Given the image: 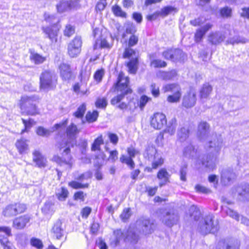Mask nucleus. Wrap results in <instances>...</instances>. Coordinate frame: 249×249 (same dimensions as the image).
Returning <instances> with one entry per match:
<instances>
[{"mask_svg": "<svg viewBox=\"0 0 249 249\" xmlns=\"http://www.w3.org/2000/svg\"><path fill=\"white\" fill-rule=\"evenodd\" d=\"M222 146L223 139L221 136H214L205 146L208 154L200 159L202 165L209 170H213L218 161V157Z\"/></svg>", "mask_w": 249, "mask_h": 249, "instance_id": "1", "label": "nucleus"}, {"mask_svg": "<svg viewBox=\"0 0 249 249\" xmlns=\"http://www.w3.org/2000/svg\"><path fill=\"white\" fill-rule=\"evenodd\" d=\"M190 211H194L197 213H199L197 208L196 206H192ZM214 216L213 213H209L200 218H196V214L194 216L195 220H198L197 230L202 234H207L210 233H214L218 230V226L217 222L214 221Z\"/></svg>", "mask_w": 249, "mask_h": 249, "instance_id": "2", "label": "nucleus"}, {"mask_svg": "<svg viewBox=\"0 0 249 249\" xmlns=\"http://www.w3.org/2000/svg\"><path fill=\"white\" fill-rule=\"evenodd\" d=\"M129 78L125 77L123 72L119 73L117 83L115 84V90L117 91V95L111 100L113 105L121 102L124 96L131 93L132 90L128 87Z\"/></svg>", "mask_w": 249, "mask_h": 249, "instance_id": "3", "label": "nucleus"}, {"mask_svg": "<svg viewBox=\"0 0 249 249\" xmlns=\"http://www.w3.org/2000/svg\"><path fill=\"white\" fill-rule=\"evenodd\" d=\"M39 80L40 89L48 91L55 87L57 78L54 71L46 70L41 73Z\"/></svg>", "mask_w": 249, "mask_h": 249, "instance_id": "4", "label": "nucleus"}, {"mask_svg": "<svg viewBox=\"0 0 249 249\" xmlns=\"http://www.w3.org/2000/svg\"><path fill=\"white\" fill-rule=\"evenodd\" d=\"M45 20L50 23L53 22V24L50 27L46 28H43L44 32L47 35V37L53 42H56L57 41V37L58 35V32L59 30V25L56 24L55 21L57 22V19L54 15H50L48 14L45 13L44 14Z\"/></svg>", "mask_w": 249, "mask_h": 249, "instance_id": "5", "label": "nucleus"}, {"mask_svg": "<svg viewBox=\"0 0 249 249\" xmlns=\"http://www.w3.org/2000/svg\"><path fill=\"white\" fill-rule=\"evenodd\" d=\"M143 155L145 159L152 162V167L153 169L157 168L164 162V160L160 154L157 153V149L153 145H148L146 147Z\"/></svg>", "mask_w": 249, "mask_h": 249, "instance_id": "6", "label": "nucleus"}, {"mask_svg": "<svg viewBox=\"0 0 249 249\" xmlns=\"http://www.w3.org/2000/svg\"><path fill=\"white\" fill-rule=\"evenodd\" d=\"M69 142L66 140H62L61 142H58L57 144V147L61 151L63 150V157H60L58 156H53V161L62 165L64 164H70L71 163V156L70 154V149L69 146Z\"/></svg>", "mask_w": 249, "mask_h": 249, "instance_id": "7", "label": "nucleus"}, {"mask_svg": "<svg viewBox=\"0 0 249 249\" xmlns=\"http://www.w3.org/2000/svg\"><path fill=\"white\" fill-rule=\"evenodd\" d=\"M26 206L23 203H14L7 205L2 213L6 217H11L23 213L26 210Z\"/></svg>", "mask_w": 249, "mask_h": 249, "instance_id": "8", "label": "nucleus"}, {"mask_svg": "<svg viewBox=\"0 0 249 249\" xmlns=\"http://www.w3.org/2000/svg\"><path fill=\"white\" fill-rule=\"evenodd\" d=\"M165 92L171 91L173 92L172 95H169L167 98V101L170 103L179 102L181 96V89L178 85L176 84H166L163 87Z\"/></svg>", "mask_w": 249, "mask_h": 249, "instance_id": "9", "label": "nucleus"}, {"mask_svg": "<svg viewBox=\"0 0 249 249\" xmlns=\"http://www.w3.org/2000/svg\"><path fill=\"white\" fill-rule=\"evenodd\" d=\"M137 223L140 231L144 235L152 233L156 228L154 221L146 217H141Z\"/></svg>", "mask_w": 249, "mask_h": 249, "instance_id": "10", "label": "nucleus"}, {"mask_svg": "<svg viewBox=\"0 0 249 249\" xmlns=\"http://www.w3.org/2000/svg\"><path fill=\"white\" fill-rule=\"evenodd\" d=\"M115 236V244L117 245L123 239L128 240L132 243H135L138 241V237L130 231H122L121 230H117L114 231Z\"/></svg>", "mask_w": 249, "mask_h": 249, "instance_id": "11", "label": "nucleus"}, {"mask_svg": "<svg viewBox=\"0 0 249 249\" xmlns=\"http://www.w3.org/2000/svg\"><path fill=\"white\" fill-rule=\"evenodd\" d=\"M82 40L80 36H76L69 44L68 47V51L69 55L71 57H76L81 52L82 46Z\"/></svg>", "mask_w": 249, "mask_h": 249, "instance_id": "12", "label": "nucleus"}, {"mask_svg": "<svg viewBox=\"0 0 249 249\" xmlns=\"http://www.w3.org/2000/svg\"><path fill=\"white\" fill-rule=\"evenodd\" d=\"M233 191L237 194V198L241 201H249V184H241L233 188Z\"/></svg>", "mask_w": 249, "mask_h": 249, "instance_id": "13", "label": "nucleus"}, {"mask_svg": "<svg viewBox=\"0 0 249 249\" xmlns=\"http://www.w3.org/2000/svg\"><path fill=\"white\" fill-rule=\"evenodd\" d=\"M236 177V174L232 168H224L221 172V182L223 185H229L233 182Z\"/></svg>", "mask_w": 249, "mask_h": 249, "instance_id": "14", "label": "nucleus"}, {"mask_svg": "<svg viewBox=\"0 0 249 249\" xmlns=\"http://www.w3.org/2000/svg\"><path fill=\"white\" fill-rule=\"evenodd\" d=\"M51 232L52 238L56 240H61L65 233V226L61 220H57L53 226Z\"/></svg>", "mask_w": 249, "mask_h": 249, "instance_id": "15", "label": "nucleus"}, {"mask_svg": "<svg viewBox=\"0 0 249 249\" xmlns=\"http://www.w3.org/2000/svg\"><path fill=\"white\" fill-rule=\"evenodd\" d=\"M165 115L161 113H156L151 117L150 124L155 129H160L166 124Z\"/></svg>", "mask_w": 249, "mask_h": 249, "instance_id": "16", "label": "nucleus"}, {"mask_svg": "<svg viewBox=\"0 0 249 249\" xmlns=\"http://www.w3.org/2000/svg\"><path fill=\"white\" fill-rule=\"evenodd\" d=\"M240 242L233 238H225L220 240L216 249H239Z\"/></svg>", "mask_w": 249, "mask_h": 249, "instance_id": "17", "label": "nucleus"}, {"mask_svg": "<svg viewBox=\"0 0 249 249\" xmlns=\"http://www.w3.org/2000/svg\"><path fill=\"white\" fill-rule=\"evenodd\" d=\"M196 101V93L194 90L191 89L183 96L182 105L186 108H191L195 105Z\"/></svg>", "mask_w": 249, "mask_h": 249, "instance_id": "18", "label": "nucleus"}, {"mask_svg": "<svg viewBox=\"0 0 249 249\" xmlns=\"http://www.w3.org/2000/svg\"><path fill=\"white\" fill-rule=\"evenodd\" d=\"M68 120L67 119L59 124H55L53 127V130L52 132L59 129L62 126H65L68 124ZM36 132L38 136L42 137H48L50 135L51 131L49 129H45L42 126H39L37 128Z\"/></svg>", "mask_w": 249, "mask_h": 249, "instance_id": "19", "label": "nucleus"}, {"mask_svg": "<svg viewBox=\"0 0 249 249\" xmlns=\"http://www.w3.org/2000/svg\"><path fill=\"white\" fill-rule=\"evenodd\" d=\"M30 220L31 217L28 214L17 217L13 220V227L17 230L23 229Z\"/></svg>", "mask_w": 249, "mask_h": 249, "instance_id": "20", "label": "nucleus"}, {"mask_svg": "<svg viewBox=\"0 0 249 249\" xmlns=\"http://www.w3.org/2000/svg\"><path fill=\"white\" fill-rule=\"evenodd\" d=\"M178 215L177 213L173 212H167L165 214L163 215L162 221L166 226L169 227H172L174 225L178 223Z\"/></svg>", "mask_w": 249, "mask_h": 249, "instance_id": "21", "label": "nucleus"}, {"mask_svg": "<svg viewBox=\"0 0 249 249\" xmlns=\"http://www.w3.org/2000/svg\"><path fill=\"white\" fill-rule=\"evenodd\" d=\"M226 38L225 33L221 31L212 32L208 37V40L213 45H217Z\"/></svg>", "mask_w": 249, "mask_h": 249, "instance_id": "22", "label": "nucleus"}, {"mask_svg": "<svg viewBox=\"0 0 249 249\" xmlns=\"http://www.w3.org/2000/svg\"><path fill=\"white\" fill-rule=\"evenodd\" d=\"M33 161L39 168H44L47 166L46 158L38 150H35L33 152Z\"/></svg>", "mask_w": 249, "mask_h": 249, "instance_id": "23", "label": "nucleus"}, {"mask_svg": "<svg viewBox=\"0 0 249 249\" xmlns=\"http://www.w3.org/2000/svg\"><path fill=\"white\" fill-rule=\"evenodd\" d=\"M77 5V2L74 0H61L56 5L57 11L63 13L65 11L74 9Z\"/></svg>", "mask_w": 249, "mask_h": 249, "instance_id": "24", "label": "nucleus"}, {"mask_svg": "<svg viewBox=\"0 0 249 249\" xmlns=\"http://www.w3.org/2000/svg\"><path fill=\"white\" fill-rule=\"evenodd\" d=\"M210 131V125L206 122L202 121L200 122L197 127V135L200 140H204L207 138Z\"/></svg>", "mask_w": 249, "mask_h": 249, "instance_id": "25", "label": "nucleus"}, {"mask_svg": "<svg viewBox=\"0 0 249 249\" xmlns=\"http://www.w3.org/2000/svg\"><path fill=\"white\" fill-rule=\"evenodd\" d=\"M60 76L64 81H69L71 77L72 72L70 66L66 63H62L59 67Z\"/></svg>", "mask_w": 249, "mask_h": 249, "instance_id": "26", "label": "nucleus"}, {"mask_svg": "<svg viewBox=\"0 0 249 249\" xmlns=\"http://www.w3.org/2000/svg\"><path fill=\"white\" fill-rule=\"evenodd\" d=\"M183 153V156L188 159L195 160L200 159V156L198 155L197 150L191 144H189L184 148Z\"/></svg>", "mask_w": 249, "mask_h": 249, "instance_id": "27", "label": "nucleus"}, {"mask_svg": "<svg viewBox=\"0 0 249 249\" xmlns=\"http://www.w3.org/2000/svg\"><path fill=\"white\" fill-rule=\"evenodd\" d=\"M38 100V97L35 95L22 96L20 103L21 109L23 110V108L28 107L29 106H32L34 104H36Z\"/></svg>", "mask_w": 249, "mask_h": 249, "instance_id": "28", "label": "nucleus"}, {"mask_svg": "<svg viewBox=\"0 0 249 249\" xmlns=\"http://www.w3.org/2000/svg\"><path fill=\"white\" fill-rule=\"evenodd\" d=\"M0 242L4 247L8 243H11L8 239V237L11 235V229L7 227H0Z\"/></svg>", "mask_w": 249, "mask_h": 249, "instance_id": "29", "label": "nucleus"}, {"mask_svg": "<svg viewBox=\"0 0 249 249\" xmlns=\"http://www.w3.org/2000/svg\"><path fill=\"white\" fill-rule=\"evenodd\" d=\"M170 175L164 168L160 169L157 174V178L160 180L159 186L162 187L169 182Z\"/></svg>", "mask_w": 249, "mask_h": 249, "instance_id": "30", "label": "nucleus"}, {"mask_svg": "<svg viewBox=\"0 0 249 249\" xmlns=\"http://www.w3.org/2000/svg\"><path fill=\"white\" fill-rule=\"evenodd\" d=\"M190 129L188 126H181L177 131L178 140L182 142L186 141L189 138Z\"/></svg>", "mask_w": 249, "mask_h": 249, "instance_id": "31", "label": "nucleus"}, {"mask_svg": "<svg viewBox=\"0 0 249 249\" xmlns=\"http://www.w3.org/2000/svg\"><path fill=\"white\" fill-rule=\"evenodd\" d=\"M213 90V87L209 83L204 84L199 90V97L201 100L207 99Z\"/></svg>", "mask_w": 249, "mask_h": 249, "instance_id": "32", "label": "nucleus"}, {"mask_svg": "<svg viewBox=\"0 0 249 249\" xmlns=\"http://www.w3.org/2000/svg\"><path fill=\"white\" fill-rule=\"evenodd\" d=\"M77 126L74 124L70 125L66 129L67 136L70 141L75 139L76 135L79 133Z\"/></svg>", "mask_w": 249, "mask_h": 249, "instance_id": "33", "label": "nucleus"}, {"mask_svg": "<svg viewBox=\"0 0 249 249\" xmlns=\"http://www.w3.org/2000/svg\"><path fill=\"white\" fill-rule=\"evenodd\" d=\"M177 75V71L174 70L170 71H159L157 73L158 77L163 80H171L175 77Z\"/></svg>", "mask_w": 249, "mask_h": 249, "instance_id": "34", "label": "nucleus"}, {"mask_svg": "<svg viewBox=\"0 0 249 249\" xmlns=\"http://www.w3.org/2000/svg\"><path fill=\"white\" fill-rule=\"evenodd\" d=\"M27 142V140L23 139L17 141L16 146L20 154L25 153L28 150V144Z\"/></svg>", "mask_w": 249, "mask_h": 249, "instance_id": "35", "label": "nucleus"}, {"mask_svg": "<svg viewBox=\"0 0 249 249\" xmlns=\"http://www.w3.org/2000/svg\"><path fill=\"white\" fill-rule=\"evenodd\" d=\"M112 46V44L109 43L105 39H102L100 41L97 40L95 41V44L93 46V49L94 50L99 48H105V49H110Z\"/></svg>", "mask_w": 249, "mask_h": 249, "instance_id": "36", "label": "nucleus"}, {"mask_svg": "<svg viewBox=\"0 0 249 249\" xmlns=\"http://www.w3.org/2000/svg\"><path fill=\"white\" fill-rule=\"evenodd\" d=\"M247 39L245 37L240 36H234L233 37H230L227 40V44L234 45L235 44L245 43Z\"/></svg>", "mask_w": 249, "mask_h": 249, "instance_id": "37", "label": "nucleus"}, {"mask_svg": "<svg viewBox=\"0 0 249 249\" xmlns=\"http://www.w3.org/2000/svg\"><path fill=\"white\" fill-rule=\"evenodd\" d=\"M55 194L58 199L63 201H65L68 197L69 192L66 188L62 187L60 189H57Z\"/></svg>", "mask_w": 249, "mask_h": 249, "instance_id": "38", "label": "nucleus"}, {"mask_svg": "<svg viewBox=\"0 0 249 249\" xmlns=\"http://www.w3.org/2000/svg\"><path fill=\"white\" fill-rule=\"evenodd\" d=\"M30 58L31 60L36 64H41L46 60L45 57L33 52H31Z\"/></svg>", "mask_w": 249, "mask_h": 249, "instance_id": "39", "label": "nucleus"}, {"mask_svg": "<svg viewBox=\"0 0 249 249\" xmlns=\"http://www.w3.org/2000/svg\"><path fill=\"white\" fill-rule=\"evenodd\" d=\"M177 125V120L176 118H172L168 123L165 132L168 133L171 135L174 134L176 131Z\"/></svg>", "mask_w": 249, "mask_h": 249, "instance_id": "40", "label": "nucleus"}, {"mask_svg": "<svg viewBox=\"0 0 249 249\" xmlns=\"http://www.w3.org/2000/svg\"><path fill=\"white\" fill-rule=\"evenodd\" d=\"M249 162V153L243 152L241 153L238 157V164L243 166Z\"/></svg>", "mask_w": 249, "mask_h": 249, "instance_id": "41", "label": "nucleus"}, {"mask_svg": "<svg viewBox=\"0 0 249 249\" xmlns=\"http://www.w3.org/2000/svg\"><path fill=\"white\" fill-rule=\"evenodd\" d=\"M138 59L136 58L131 59L127 64L129 71L135 74L137 70Z\"/></svg>", "mask_w": 249, "mask_h": 249, "instance_id": "42", "label": "nucleus"}, {"mask_svg": "<svg viewBox=\"0 0 249 249\" xmlns=\"http://www.w3.org/2000/svg\"><path fill=\"white\" fill-rule=\"evenodd\" d=\"M173 12H177V9L171 6H165L159 11L160 17L162 18L167 16Z\"/></svg>", "mask_w": 249, "mask_h": 249, "instance_id": "43", "label": "nucleus"}, {"mask_svg": "<svg viewBox=\"0 0 249 249\" xmlns=\"http://www.w3.org/2000/svg\"><path fill=\"white\" fill-rule=\"evenodd\" d=\"M104 140L103 139V137L102 135H100L98 136L94 141L93 143L91 145V150L92 151H100L101 148L100 146L101 144H103Z\"/></svg>", "mask_w": 249, "mask_h": 249, "instance_id": "44", "label": "nucleus"}, {"mask_svg": "<svg viewBox=\"0 0 249 249\" xmlns=\"http://www.w3.org/2000/svg\"><path fill=\"white\" fill-rule=\"evenodd\" d=\"M92 177V173L90 171H87L80 175L74 174V178L80 181H84Z\"/></svg>", "mask_w": 249, "mask_h": 249, "instance_id": "45", "label": "nucleus"}, {"mask_svg": "<svg viewBox=\"0 0 249 249\" xmlns=\"http://www.w3.org/2000/svg\"><path fill=\"white\" fill-rule=\"evenodd\" d=\"M54 204L51 201H48L45 202L43 207L42 208V211L45 214H49L54 212Z\"/></svg>", "mask_w": 249, "mask_h": 249, "instance_id": "46", "label": "nucleus"}, {"mask_svg": "<svg viewBox=\"0 0 249 249\" xmlns=\"http://www.w3.org/2000/svg\"><path fill=\"white\" fill-rule=\"evenodd\" d=\"M86 110V106L85 103H83L78 107L76 111L73 113V115L77 118H82L83 117Z\"/></svg>", "mask_w": 249, "mask_h": 249, "instance_id": "47", "label": "nucleus"}, {"mask_svg": "<svg viewBox=\"0 0 249 249\" xmlns=\"http://www.w3.org/2000/svg\"><path fill=\"white\" fill-rule=\"evenodd\" d=\"M98 117V112L97 111H93L92 112H88L86 116V119L88 122L92 123L95 122Z\"/></svg>", "mask_w": 249, "mask_h": 249, "instance_id": "48", "label": "nucleus"}, {"mask_svg": "<svg viewBox=\"0 0 249 249\" xmlns=\"http://www.w3.org/2000/svg\"><path fill=\"white\" fill-rule=\"evenodd\" d=\"M105 150L109 153L108 160L114 162L118 159V152L116 150H109V148L107 146H105Z\"/></svg>", "mask_w": 249, "mask_h": 249, "instance_id": "49", "label": "nucleus"}, {"mask_svg": "<svg viewBox=\"0 0 249 249\" xmlns=\"http://www.w3.org/2000/svg\"><path fill=\"white\" fill-rule=\"evenodd\" d=\"M220 14L223 18H231L232 15V9L227 6L223 7L220 10Z\"/></svg>", "mask_w": 249, "mask_h": 249, "instance_id": "50", "label": "nucleus"}, {"mask_svg": "<svg viewBox=\"0 0 249 249\" xmlns=\"http://www.w3.org/2000/svg\"><path fill=\"white\" fill-rule=\"evenodd\" d=\"M187 165L184 164L181 166L179 170V177L181 181L185 182L187 180Z\"/></svg>", "mask_w": 249, "mask_h": 249, "instance_id": "51", "label": "nucleus"}, {"mask_svg": "<svg viewBox=\"0 0 249 249\" xmlns=\"http://www.w3.org/2000/svg\"><path fill=\"white\" fill-rule=\"evenodd\" d=\"M112 10L114 14L116 16L122 18H126V13L124 12L118 5L113 6L112 8Z\"/></svg>", "mask_w": 249, "mask_h": 249, "instance_id": "52", "label": "nucleus"}, {"mask_svg": "<svg viewBox=\"0 0 249 249\" xmlns=\"http://www.w3.org/2000/svg\"><path fill=\"white\" fill-rule=\"evenodd\" d=\"M22 121L24 125L25 129L22 130L21 133H24L26 130L31 128L35 124L36 122L33 119H29L28 120H26L22 119Z\"/></svg>", "mask_w": 249, "mask_h": 249, "instance_id": "53", "label": "nucleus"}, {"mask_svg": "<svg viewBox=\"0 0 249 249\" xmlns=\"http://www.w3.org/2000/svg\"><path fill=\"white\" fill-rule=\"evenodd\" d=\"M30 244L32 246L37 249H42L43 245L42 242L39 239L33 237L30 240Z\"/></svg>", "mask_w": 249, "mask_h": 249, "instance_id": "54", "label": "nucleus"}, {"mask_svg": "<svg viewBox=\"0 0 249 249\" xmlns=\"http://www.w3.org/2000/svg\"><path fill=\"white\" fill-rule=\"evenodd\" d=\"M28 115H35L38 114V110L36 106V104L29 106L28 107L23 108Z\"/></svg>", "mask_w": 249, "mask_h": 249, "instance_id": "55", "label": "nucleus"}, {"mask_svg": "<svg viewBox=\"0 0 249 249\" xmlns=\"http://www.w3.org/2000/svg\"><path fill=\"white\" fill-rule=\"evenodd\" d=\"M69 185L74 189H79L88 188L89 186V184H82L81 183L77 182L76 181H72L69 183Z\"/></svg>", "mask_w": 249, "mask_h": 249, "instance_id": "56", "label": "nucleus"}, {"mask_svg": "<svg viewBox=\"0 0 249 249\" xmlns=\"http://www.w3.org/2000/svg\"><path fill=\"white\" fill-rule=\"evenodd\" d=\"M151 64L155 68H164L167 65L166 63L160 59H153Z\"/></svg>", "mask_w": 249, "mask_h": 249, "instance_id": "57", "label": "nucleus"}, {"mask_svg": "<svg viewBox=\"0 0 249 249\" xmlns=\"http://www.w3.org/2000/svg\"><path fill=\"white\" fill-rule=\"evenodd\" d=\"M205 33L200 28H198L196 30L195 34V40L196 42H199L201 41L203 38Z\"/></svg>", "mask_w": 249, "mask_h": 249, "instance_id": "58", "label": "nucleus"}, {"mask_svg": "<svg viewBox=\"0 0 249 249\" xmlns=\"http://www.w3.org/2000/svg\"><path fill=\"white\" fill-rule=\"evenodd\" d=\"M173 56L172 57V61H175L181 59L183 57V53L182 51L180 49L173 50Z\"/></svg>", "mask_w": 249, "mask_h": 249, "instance_id": "59", "label": "nucleus"}, {"mask_svg": "<svg viewBox=\"0 0 249 249\" xmlns=\"http://www.w3.org/2000/svg\"><path fill=\"white\" fill-rule=\"evenodd\" d=\"M97 107L105 108L107 105V101L106 98H98L95 102Z\"/></svg>", "mask_w": 249, "mask_h": 249, "instance_id": "60", "label": "nucleus"}, {"mask_svg": "<svg viewBox=\"0 0 249 249\" xmlns=\"http://www.w3.org/2000/svg\"><path fill=\"white\" fill-rule=\"evenodd\" d=\"M151 100V98L146 95L141 96L139 101V106L141 109H142L147 103Z\"/></svg>", "mask_w": 249, "mask_h": 249, "instance_id": "61", "label": "nucleus"}, {"mask_svg": "<svg viewBox=\"0 0 249 249\" xmlns=\"http://www.w3.org/2000/svg\"><path fill=\"white\" fill-rule=\"evenodd\" d=\"M226 213L227 215H229L230 217L235 219L237 221H240V216L237 212L231 209H228L226 210Z\"/></svg>", "mask_w": 249, "mask_h": 249, "instance_id": "62", "label": "nucleus"}, {"mask_svg": "<svg viewBox=\"0 0 249 249\" xmlns=\"http://www.w3.org/2000/svg\"><path fill=\"white\" fill-rule=\"evenodd\" d=\"M195 189L196 191L198 193H201L206 194L211 193V190L199 184H197L195 186Z\"/></svg>", "mask_w": 249, "mask_h": 249, "instance_id": "63", "label": "nucleus"}, {"mask_svg": "<svg viewBox=\"0 0 249 249\" xmlns=\"http://www.w3.org/2000/svg\"><path fill=\"white\" fill-rule=\"evenodd\" d=\"M150 90L152 94L155 97H157L160 95L159 87L156 84L153 83L150 86Z\"/></svg>", "mask_w": 249, "mask_h": 249, "instance_id": "64", "label": "nucleus"}]
</instances>
